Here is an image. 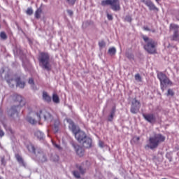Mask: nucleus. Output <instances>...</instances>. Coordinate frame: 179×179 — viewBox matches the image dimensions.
Returning <instances> with one entry per match:
<instances>
[{
    "label": "nucleus",
    "instance_id": "obj_1",
    "mask_svg": "<svg viewBox=\"0 0 179 179\" xmlns=\"http://www.w3.org/2000/svg\"><path fill=\"white\" fill-rule=\"evenodd\" d=\"M165 136L160 133L155 134L153 136L149 138V144L145 145V149H151V150H153V149H157L160 143H163V142H165Z\"/></svg>",
    "mask_w": 179,
    "mask_h": 179
},
{
    "label": "nucleus",
    "instance_id": "obj_2",
    "mask_svg": "<svg viewBox=\"0 0 179 179\" xmlns=\"http://www.w3.org/2000/svg\"><path fill=\"white\" fill-rule=\"evenodd\" d=\"M142 38L145 43L143 45V48L148 53L151 55L157 53V43L156 41H155L152 38H148L146 36H143Z\"/></svg>",
    "mask_w": 179,
    "mask_h": 179
},
{
    "label": "nucleus",
    "instance_id": "obj_3",
    "mask_svg": "<svg viewBox=\"0 0 179 179\" xmlns=\"http://www.w3.org/2000/svg\"><path fill=\"white\" fill-rule=\"evenodd\" d=\"M13 99L14 100V102L16 103L17 105L12 106V108L9 110L8 114L10 117H13L15 114L17 115L18 111L20 110L21 107L25 104V103L23 101L22 96L20 95L15 94L13 96Z\"/></svg>",
    "mask_w": 179,
    "mask_h": 179
},
{
    "label": "nucleus",
    "instance_id": "obj_4",
    "mask_svg": "<svg viewBox=\"0 0 179 179\" xmlns=\"http://www.w3.org/2000/svg\"><path fill=\"white\" fill-rule=\"evenodd\" d=\"M157 77L160 83V88L162 92H164L168 86L173 85V82L162 72H159Z\"/></svg>",
    "mask_w": 179,
    "mask_h": 179
},
{
    "label": "nucleus",
    "instance_id": "obj_5",
    "mask_svg": "<svg viewBox=\"0 0 179 179\" xmlns=\"http://www.w3.org/2000/svg\"><path fill=\"white\" fill-rule=\"evenodd\" d=\"M39 62L42 64L43 68L47 71H50L52 66L50 64V55L47 52H41L38 58Z\"/></svg>",
    "mask_w": 179,
    "mask_h": 179
},
{
    "label": "nucleus",
    "instance_id": "obj_6",
    "mask_svg": "<svg viewBox=\"0 0 179 179\" xmlns=\"http://www.w3.org/2000/svg\"><path fill=\"white\" fill-rule=\"evenodd\" d=\"M101 6H110L113 11H120L121 10L120 0H103L101 1Z\"/></svg>",
    "mask_w": 179,
    "mask_h": 179
},
{
    "label": "nucleus",
    "instance_id": "obj_7",
    "mask_svg": "<svg viewBox=\"0 0 179 179\" xmlns=\"http://www.w3.org/2000/svg\"><path fill=\"white\" fill-rule=\"evenodd\" d=\"M36 115L38 117V120H41L44 119L45 121H52L53 116L48 112L45 109H39L36 112Z\"/></svg>",
    "mask_w": 179,
    "mask_h": 179
},
{
    "label": "nucleus",
    "instance_id": "obj_8",
    "mask_svg": "<svg viewBox=\"0 0 179 179\" xmlns=\"http://www.w3.org/2000/svg\"><path fill=\"white\" fill-rule=\"evenodd\" d=\"M141 108V103L136 99H134V101L131 102L130 112L134 114H136L139 112Z\"/></svg>",
    "mask_w": 179,
    "mask_h": 179
},
{
    "label": "nucleus",
    "instance_id": "obj_9",
    "mask_svg": "<svg viewBox=\"0 0 179 179\" xmlns=\"http://www.w3.org/2000/svg\"><path fill=\"white\" fill-rule=\"evenodd\" d=\"M143 117L145 119V120L148 121L150 123H153L156 122V117L152 113L149 114H142Z\"/></svg>",
    "mask_w": 179,
    "mask_h": 179
},
{
    "label": "nucleus",
    "instance_id": "obj_10",
    "mask_svg": "<svg viewBox=\"0 0 179 179\" xmlns=\"http://www.w3.org/2000/svg\"><path fill=\"white\" fill-rule=\"evenodd\" d=\"M76 139L80 143H82V142H84L85 140V138H87L85 134L83 131H78V133H76L75 134Z\"/></svg>",
    "mask_w": 179,
    "mask_h": 179
},
{
    "label": "nucleus",
    "instance_id": "obj_11",
    "mask_svg": "<svg viewBox=\"0 0 179 179\" xmlns=\"http://www.w3.org/2000/svg\"><path fill=\"white\" fill-rule=\"evenodd\" d=\"M76 149V153H77V156H79L80 157H83L85 155V149L83 147H80L79 145L75 146Z\"/></svg>",
    "mask_w": 179,
    "mask_h": 179
},
{
    "label": "nucleus",
    "instance_id": "obj_12",
    "mask_svg": "<svg viewBox=\"0 0 179 179\" xmlns=\"http://www.w3.org/2000/svg\"><path fill=\"white\" fill-rule=\"evenodd\" d=\"M92 139L90 138H85V140L84 141V142H83V146H84V148L89 149L90 148H92Z\"/></svg>",
    "mask_w": 179,
    "mask_h": 179
},
{
    "label": "nucleus",
    "instance_id": "obj_13",
    "mask_svg": "<svg viewBox=\"0 0 179 179\" xmlns=\"http://www.w3.org/2000/svg\"><path fill=\"white\" fill-rule=\"evenodd\" d=\"M145 5H146L149 8L150 10H157V11H159V9L150 1H145Z\"/></svg>",
    "mask_w": 179,
    "mask_h": 179
},
{
    "label": "nucleus",
    "instance_id": "obj_14",
    "mask_svg": "<svg viewBox=\"0 0 179 179\" xmlns=\"http://www.w3.org/2000/svg\"><path fill=\"white\" fill-rule=\"evenodd\" d=\"M115 112H116V107L114 106L113 108H112V111H110V115L108 116V121L112 122L113 120L114 116L115 115Z\"/></svg>",
    "mask_w": 179,
    "mask_h": 179
},
{
    "label": "nucleus",
    "instance_id": "obj_15",
    "mask_svg": "<svg viewBox=\"0 0 179 179\" xmlns=\"http://www.w3.org/2000/svg\"><path fill=\"white\" fill-rule=\"evenodd\" d=\"M15 82L17 83V87H20V88H24L25 86V83L22 82L20 77L15 78Z\"/></svg>",
    "mask_w": 179,
    "mask_h": 179
},
{
    "label": "nucleus",
    "instance_id": "obj_16",
    "mask_svg": "<svg viewBox=\"0 0 179 179\" xmlns=\"http://www.w3.org/2000/svg\"><path fill=\"white\" fill-rule=\"evenodd\" d=\"M171 41H179V34H178V31H175L173 32V36L171 38Z\"/></svg>",
    "mask_w": 179,
    "mask_h": 179
},
{
    "label": "nucleus",
    "instance_id": "obj_17",
    "mask_svg": "<svg viewBox=\"0 0 179 179\" xmlns=\"http://www.w3.org/2000/svg\"><path fill=\"white\" fill-rule=\"evenodd\" d=\"M43 98L45 101L48 103H50L52 101V98L48 95V94L46 92H43Z\"/></svg>",
    "mask_w": 179,
    "mask_h": 179
},
{
    "label": "nucleus",
    "instance_id": "obj_18",
    "mask_svg": "<svg viewBox=\"0 0 179 179\" xmlns=\"http://www.w3.org/2000/svg\"><path fill=\"white\" fill-rule=\"evenodd\" d=\"M27 149H28L29 152H31V153H34V155H36V148H35L34 145H32V144L28 145H27Z\"/></svg>",
    "mask_w": 179,
    "mask_h": 179
},
{
    "label": "nucleus",
    "instance_id": "obj_19",
    "mask_svg": "<svg viewBox=\"0 0 179 179\" xmlns=\"http://www.w3.org/2000/svg\"><path fill=\"white\" fill-rule=\"evenodd\" d=\"M43 13V10L41 8H38L35 13V17L36 19H40L41 18V15Z\"/></svg>",
    "mask_w": 179,
    "mask_h": 179
},
{
    "label": "nucleus",
    "instance_id": "obj_20",
    "mask_svg": "<svg viewBox=\"0 0 179 179\" xmlns=\"http://www.w3.org/2000/svg\"><path fill=\"white\" fill-rule=\"evenodd\" d=\"M15 157H16L17 162L20 163V164H22L23 166H25V164H24V162L22 157L19 154H17L15 155Z\"/></svg>",
    "mask_w": 179,
    "mask_h": 179
},
{
    "label": "nucleus",
    "instance_id": "obj_21",
    "mask_svg": "<svg viewBox=\"0 0 179 179\" xmlns=\"http://www.w3.org/2000/svg\"><path fill=\"white\" fill-rule=\"evenodd\" d=\"M169 29L174 30V31H178L179 26L177 24H170Z\"/></svg>",
    "mask_w": 179,
    "mask_h": 179
},
{
    "label": "nucleus",
    "instance_id": "obj_22",
    "mask_svg": "<svg viewBox=\"0 0 179 179\" xmlns=\"http://www.w3.org/2000/svg\"><path fill=\"white\" fill-rule=\"evenodd\" d=\"M35 136L38 137V139H43L44 134L40 131H38L35 133Z\"/></svg>",
    "mask_w": 179,
    "mask_h": 179
},
{
    "label": "nucleus",
    "instance_id": "obj_23",
    "mask_svg": "<svg viewBox=\"0 0 179 179\" xmlns=\"http://www.w3.org/2000/svg\"><path fill=\"white\" fill-rule=\"evenodd\" d=\"M59 124H60L59 120H56L55 121V124H54V129L55 130V132H58Z\"/></svg>",
    "mask_w": 179,
    "mask_h": 179
},
{
    "label": "nucleus",
    "instance_id": "obj_24",
    "mask_svg": "<svg viewBox=\"0 0 179 179\" xmlns=\"http://www.w3.org/2000/svg\"><path fill=\"white\" fill-rule=\"evenodd\" d=\"M70 128H71V129H72L73 132L75 134V135H76V134H78L79 132L78 130L77 129L76 126L73 123L71 124Z\"/></svg>",
    "mask_w": 179,
    "mask_h": 179
},
{
    "label": "nucleus",
    "instance_id": "obj_25",
    "mask_svg": "<svg viewBox=\"0 0 179 179\" xmlns=\"http://www.w3.org/2000/svg\"><path fill=\"white\" fill-rule=\"evenodd\" d=\"M52 100L55 103H59V98L57 94H54L52 96Z\"/></svg>",
    "mask_w": 179,
    "mask_h": 179
},
{
    "label": "nucleus",
    "instance_id": "obj_26",
    "mask_svg": "<svg viewBox=\"0 0 179 179\" xmlns=\"http://www.w3.org/2000/svg\"><path fill=\"white\" fill-rule=\"evenodd\" d=\"M27 120L29 123H31V124H34L36 123V120L35 119L32 118V117H30V116H28V117H27Z\"/></svg>",
    "mask_w": 179,
    "mask_h": 179
},
{
    "label": "nucleus",
    "instance_id": "obj_27",
    "mask_svg": "<svg viewBox=\"0 0 179 179\" xmlns=\"http://www.w3.org/2000/svg\"><path fill=\"white\" fill-rule=\"evenodd\" d=\"M117 50L115 48H109V50H108V52H109L110 55H115Z\"/></svg>",
    "mask_w": 179,
    "mask_h": 179
},
{
    "label": "nucleus",
    "instance_id": "obj_28",
    "mask_svg": "<svg viewBox=\"0 0 179 179\" xmlns=\"http://www.w3.org/2000/svg\"><path fill=\"white\" fill-rule=\"evenodd\" d=\"M0 37H1V38L3 39V40H6L7 38H8L6 34L4 31H1V32L0 33Z\"/></svg>",
    "mask_w": 179,
    "mask_h": 179
},
{
    "label": "nucleus",
    "instance_id": "obj_29",
    "mask_svg": "<svg viewBox=\"0 0 179 179\" xmlns=\"http://www.w3.org/2000/svg\"><path fill=\"white\" fill-rule=\"evenodd\" d=\"M73 176L76 177V178H77V179H80V173L79 171H74L73 172Z\"/></svg>",
    "mask_w": 179,
    "mask_h": 179
},
{
    "label": "nucleus",
    "instance_id": "obj_30",
    "mask_svg": "<svg viewBox=\"0 0 179 179\" xmlns=\"http://www.w3.org/2000/svg\"><path fill=\"white\" fill-rule=\"evenodd\" d=\"M174 94H175V93H174L173 90L168 89L166 96H174Z\"/></svg>",
    "mask_w": 179,
    "mask_h": 179
},
{
    "label": "nucleus",
    "instance_id": "obj_31",
    "mask_svg": "<svg viewBox=\"0 0 179 179\" xmlns=\"http://www.w3.org/2000/svg\"><path fill=\"white\" fill-rule=\"evenodd\" d=\"M78 170L81 174H85L86 173V169H84L82 166H78Z\"/></svg>",
    "mask_w": 179,
    "mask_h": 179
},
{
    "label": "nucleus",
    "instance_id": "obj_32",
    "mask_svg": "<svg viewBox=\"0 0 179 179\" xmlns=\"http://www.w3.org/2000/svg\"><path fill=\"white\" fill-rule=\"evenodd\" d=\"M134 78H135V80H138L139 82H141V81H142V78H141V76H140V74H138V73H136V74L134 76Z\"/></svg>",
    "mask_w": 179,
    "mask_h": 179
},
{
    "label": "nucleus",
    "instance_id": "obj_33",
    "mask_svg": "<svg viewBox=\"0 0 179 179\" xmlns=\"http://www.w3.org/2000/svg\"><path fill=\"white\" fill-rule=\"evenodd\" d=\"M7 82H8V83L9 84V85L10 87H13L14 86V84H13V83L15 82L14 79H13V78L12 79H8Z\"/></svg>",
    "mask_w": 179,
    "mask_h": 179
},
{
    "label": "nucleus",
    "instance_id": "obj_34",
    "mask_svg": "<svg viewBox=\"0 0 179 179\" xmlns=\"http://www.w3.org/2000/svg\"><path fill=\"white\" fill-rule=\"evenodd\" d=\"M26 13L29 15H31L34 13V10L31 8H29L26 12Z\"/></svg>",
    "mask_w": 179,
    "mask_h": 179
},
{
    "label": "nucleus",
    "instance_id": "obj_35",
    "mask_svg": "<svg viewBox=\"0 0 179 179\" xmlns=\"http://www.w3.org/2000/svg\"><path fill=\"white\" fill-rule=\"evenodd\" d=\"M139 141H140V137L134 136L133 137L131 143L134 142L136 143V142H139Z\"/></svg>",
    "mask_w": 179,
    "mask_h": 179
},
{
    "label": "nucleus",
    "instance_id": "obj_36",
    "mask_svg": "<svg viewBox=\"0 0 179 179\" xmlns=\"http://www.w3.org/2000/svg\"><path fill=\"white\" fill-rule=\"evenodd\" d=\"M70 6H73L76 3V0H66Z\"/></svg>",
    "mask_w": 179,
    "mask_h": 179
},
{
    "label": "nucleus",
    "instance_id": "obj_37",
    "mask_svg": "<svg viewBox=\"0 0 179 179\" xmlns=\"http://www.w3.org/2000/svg\"><path fill=\"white\" fill-rule=\"evenodd\" d=\"M98 45H99V48H103L104 46H106V43L103 41H99Z\"/></svg>",
    "mask_w": 179,
    "mask_h": 179
},
{
    "label": "nucleus",
    "instance_id": "obj_38",
    "mask_svg": "<svg viewBox=\"0 0 179 179\" xmlns=\"http://www.w3.org/2000/svg\"><path fill=\"white\" fill-rule=\"evenodd\" d=\"M124 20L128 22H131L132 18L130 16H126L124 18Z\"/></svg>",
    "mask_w": 179,
    "mask_h": 179
},
{
    "label": "nucleus",
    "instance_id": "obj_39",
    "mask_svg": "<svg viewBox=\"0 0 179 179\" xmlns=\"http://www.w3.org/2000/svg\"><path fill=\"white\" fill-rule=\"evenodd\" d=\"M5 133L3 131V129H1V127H0V138H3V136H4Z\"/></svg>",
    "mask_w": 179,
    "mask_h": 179
},
{
    "label": "nucleus",
    "instance_id": "obj_40",
    "mask_svg": "<svg viewBox=\"0 0 179 179\" xmlns=\"http://www.w3.org/2000/svg\"><path fill=\"white\" fill-rule=\"evenodd\" d=\"M1 164H3V166H6V161L5 159V157H1Z\"/></svg>",
    "mask_w": 179,
    "mask_h": 179
},
{
    "label": "nucleus",
    "instance_id": "obj_41",
    "mask_svg": "<svg viewBox=\"0 0 179 179\" xmlns=\"http://www.w3.org/2000/svg\"><path fill=\"white\" fill-rule=\"evenodd\" d=\"M106 16L108 17V20H113V17L111 14L108 13V15H106Z\"/></svg>",
    "mask_w": 179,
    "mask_h": 179
},
{
    "label": "nucleus",
    "instance_id": "obj_42",
    "mask_svg": "<svg viewBox=\"0 0 179 179\" xmlns=\"http://www.w3.org/2000/svg\"><path fill=\"white\" fill-rule=\"evenodd\" d=\"M52 143L54 145V146H55V148H57V149H59L60 150V149H62V148L60 147V145H59L58 144H56L55 142L52 141Z\"/></svg>",
    "mask_w": 179,
    "mask_h": 179
},
{
    "label": "nucleus",
    "instance_id": "obj_43",
    "mask_svg": "<svg viewBox=\"0 0 179 179\" xmlns=\"http://www.w3.org/2000/svg\"><path fill=\"white\" fill-rule=\"evenodd\" d=\"M47 161H48L47 157L45 155H43V159H42V162L43 163H45V162H47Z\"/></svg>",
    "mask_w": 179,
    "mask_h": 179
},
{
    "label": "nucleus",
    "instance_id": "obj_44",
    "mask_svg": "<svg viewBox=\"0 0 179 179\" xmlns=\"http://www.w3.org/2000/svg\"><path fill=\"white\" fill-rule=\"evenodd\" d=\"M29 83L31 84V85H34V81L32 78H30L29 80Z\"/></svg>",
    "mask_w": 179,
    "mask_h": 179
},
{
    "label": "nucleus",
    "instance_id": "obj_45",
    "mask_svg": "<svg viewBox=\"0 0 179 179\" xmlns=\"http://www.w3.org/2000/svg\"><path fill=\"white\" fill-rule=\"evenodd\" d=\"M67 12H68V13L69 14V15H71V16H72V15H73V11L71 10H68Z\"/></svg>",
    "mask_w": 179,
    "mask_h": 179
},
{
    "label": "nucleus",
    "instance_id": "obj_46",
    "mask_svg": "<svg viewBox=\"0 0 179 179\" xmlns=\"http://www.w3.org/2000/svg\"><path fill=\"white\" fill-rule=\"evenodd\" d=\"M99 146H101V148H103L104 143L103 141H99Z\"/></svg>",
    "mask_w": 179,
    "mask_h": 179
},
{
    "label": "nucleus",
    "instance_id": "obj_47",
    "mask_svg": "<svg viewBox=\"0 0 179 179\" xmlns=\"http://www.w3.org/2000/svg\"><path fill=\"white\" fill-rule=\"evenodd\" d=\"M143 29L145 31H150V29L148 27H144Z\"/></svg>",
    "mask_w": 179,
    "mask_h": 179
},
{
    "label": "nucleus",
    "instance_id": "obj_48",
    "mask_svg": "<svg viewBox=\"0 0 179 179\" xmlns=\"http://www.w3.org/2000/svg\"><path fill=\"white\" fill-rule=\"evenodd\" d=\"M38 153H43V151L41 150V149H39V150H38Z\"/></svg>",
    "mask_w": 179,
    "mask_h": 179
},
{
    "label": "nucleus",
    "instance_id": "obj_49",
    "mask_svg": "<svg viewBox=\"0 0 179 179\" xmlns=\"http://www.w3.org/2000/svg\"><path fill=\"white\" fill-rule=\"evenodd\" d=\"M160 0H155L156 2L159 3Z\"/></svg>",
    "mask_w": 179,
    "mask_h": 179
},
{
    "label": "nucleus",
    "instance_id": "obj_50",
    "mask_svg": "<svg viewBox=\"0 0 179 179\" xmlns=\"http://www.w3.org/2000/svg\"><path fill=\"white\" fill-rule=\"evenodd\" d=\"M152 32H155V30H152Z\"/></svg>",
    "mask_w": 179,
    "mask_h": 179
},
{
    "label": "nucleus",
    "instance_id": "obj_51",
    "mask_svg": "<svg viewBox=\"0 0 179 179\" xmlns=\"http://www.w3.org/2000/svg\"><path fill=\"white\" fill-rule=\"evenodd\" d=\"M3 126H4V127L6 128V125H5V124H3Z\"/></svg>",
    "mask_w": 179,
    "mask_h": 179
},
{
    "label": "nucleus",
    "instance_id": "obj_52",
    "mask_svg": "<svg viewBox=\"0 0 179 179\" xmlns=\"http://www.w3.org/2000/svg\"><path fill=\"white\" fill-rule=\"evenodd\" d=\"M162 179H166V178H162Z\"/></svg>",
    "mask_w": 179,
    "mask_h": 179
},
{
    "label": "nucleus",
    "instance_id": "obj_53",
    "mask_svg": "<svg viewBox=\"0 0 179 179\" xmlns=\"http://www.w3.org/2000/svg\"><path fill=\"white\" fill-rule=\"evenodd\" d=\"M0 179H1V178L0 177Z\"/></svg>",
    "mask_w": 179,
    "mask_h": 179
}]
</instances>
